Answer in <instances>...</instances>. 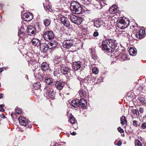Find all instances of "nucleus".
<instances>
[{
    "label": "nucleus",
    "instance_id": "obj_1",
    "mask_svg": "<svg viewBox=\"0 0 146 146\" xmlns=\"http://www.w3.org/2000/svg\"><path fill=\"white\" fill-rule=\"evenodd\" d=\"M117 47L116 44L111 39H106L102 42V49L107 52H113Z\"/></svg>",
    "mask_w": 146,
    "mask_h": 146
},
{
    "label": "nucleus",
    "instance_id": "obj_2",
    "mask_svg": "<svg viewBox=\"0 0 146 146\" xmlns=\"http://www.w3.org/2000/svg\"><path fill=\"white\" fill-rule=\"evenodd\" d=\"M124 19L122 18H119L117 21V25L118 27L121 29H123L127 27L129 25V21L128 19Z\"/></svg>",
    "mask_w": 146,
    "mask_h": 146
},
{
    "label": "nucleus",
    "instance_id": "obj_3",
    "mask_svg": "<svg viewBox=\"0 0 146 146\" xmlns=\"http://www.w3.org/2000/svg\"><path fill=\"white\" fill-rule=\"evenodd\" d=\"M44 92L46 93L44 95L45 96H48L52 99H54L55 97V93L53 90L51 88L46 86L44 89Z\"/></svg>",
    "mask_w": 146,
    "mask_h": 146
},
{
    "label": "nucleus",
    "instance_id": "obj_4",
    "mask_svg": "<svg viewBox=\"0 0 146 146\" xmlns=\"http://www.w3.org/2000/svg\"><path fill=\"white\" fill-rule=\"evenodd\" d=\"M70 19L72 22L77 25L80 24L83 20V19L82 17H77L73 15H71Z\"/></svg>",
    "mask_w": 146,
    "mask_h": 146
},
{
    "label": "nucleus",
    "instance_id": "obj_5",
    "mask_svg": "<svg viewBox=\"0 0 146 146\" xmlns=\"http://www.w3.org/2000/svg\"><path fill=\"white\" fill-rule=\"evenodd\" d=\"M61 72L64 75H69L70 74L71 70L68 66H62L60 69Z\"/></svg>",
    "mask_w": 146,
    "mask_h": 146
},
{
    "label": "nucleus",
    "instance_id": "obj_6",
    "mask_svg": "<svg viewBox=\"0 0 146 146\" xmlns=\"http://www.w3.org/2000/svg\"><path fill=\"white\" fill-rule=\"evenodd\" d=\"M54 84L56 88L60 90L64 87L65 84V82L61 81H55Z\"/></svg>",
    "mask_w": 146,
    "mask_h": 146
},
{
    "label": "nucleus",
    "instance_id": "obj_7",
    "mask_svg": "<svg viewBox=\"0 0 146 146\" xmlns=\"http://www.w3.org/2000/svg\"><path fill=\"white\" fill-rule=\"evenodd\" d=\"M33 15L29 13H25L22 16V18L26 21H29L33 18Z\"/></svg>",
    "mask_w": 146,
    "mask_h": 146
},
{
    "label": "nucleus",
    "instance_id": "obj_8",
    "mask_svg": "<svg viewBox=\"0 0 146 146\" xmlns=\"http://www.w3.org/2000/svg\"><path fill=\"white\" fill-rule=\"evenodd\" d=\"M60 20L62 23L66 26L68 27L70 26V21L67 17L62 16L60 17Z\"/></svg>",
    "mask_w": 146,
    "mask_h": 146
},
{
    "label": "nucleus",
    "instance_id": "obj_9",
    "mask_svg": "<svg viewBox=\"0 0 146 146\" xmlns=\"http://www.w3.org/2000/svg\"><path fill=\"white\" fill-rule=\"evenodd\" d=\"M72 11L74 12V13L76 14H79L82 13V7L80 4L76 6L75 8L73 9Z\"/></svg>",
    "mask_w": 146,
    "mask_h": 146
},
{
    "label": "nucleus",
    "instance_id": "obj_10",
    "mask_svg": "<svg viewBox=\"0 0 146 146\" xmlns=\"http://www.w3.org/2000/svg\"><path fill=\"white\" fill-rule=\"evenodd\" d=\"M27 33L30 36H33L36 33L35 28L32 26H29L28 27Z\"/></svg>",
    "mask_w": 146,
    "mask_h": 146
},
{
    "label": "nucleus",
    "instance_id": "obj_11",
    "mask_svg": "<svg viewBox=\"0 0 146 146\" xmlns=\"http://www.w3.org/2000/svg\"><path fill=\"white\" fill-rule=\"evenodd\" d=\"M63 44L64 47L69 48L73 45V41L72 40H67L64 42Z\"/></svg>",
    "mask_w": 146,
    "mask_h": 146
},
{
    "label": "nucleus",
    "instance_id": "obj_12",
    "mask_svg": "<svg viewBox=\"0 0 146 146\" xmlns=\"http://www.w3.org/2000/svg\"><path fill=\"white\" fill-rule=\"evenodd\" d=\"M19 121L20 124L23 126H26L28 124V120L26 118L23 117H20L19 118Z\"/></svg>",
    "mask_w": 146,
    "mask_h": 146
},
{
    "label": "nucleus",
    "instance_id": "obj_13",
    "mask_svg": "<svg viewBox=\"0 0 146 146\" xmlns=\"http://www.w3.org/2000/svg\"><path fill=\"white\" fill-rule=\"evenodd\" d=\"M49 46H48L45 43L41 44L40 45V50L43 52H46L49 48Z\"/></svg>",
    "mask_w": 146,
    "mask_h": 146
},
{
    "label": "nucleus",
    "instance_id": "obj_14",
    "mask_svg": "<svg viewBox=\"0 0 146 146\" xmlns=\"http://www.w3.org/2000/svg\"><path fill=\"white\" fill-rule=\"evenodd\" d=\"M117 7L115 5H112L109 9V11L111 13L115 14L117 13L118 11Z\"/></svg>",
    "mask_w": 146,
    "mask_h": 146
},
{
    "label": "nucleus",
    "instance_id": "obj_15",
    "mask_svg": "<svg viewBox=\"0 0 146 146\" xmlns=\"http://www.w3.org/2000/svg\"><path fill=\"white\" fill-rule=\"evenodd\" d=\"M71 105L74 107L78 108L80 105L79 100L76 99L73 100L72 101Z\"/></svg>",
    "mask_w": 146,
    "mask_h": 146
},
{
    "label": "nucleus",
    "instance_id": "obj_16",
    "mask_svg": "<svg viewBox=\"0 0 146 146\" xmlns=\"http://www.w3.org/2000/svg\"><path fill=\"white\" fill-rule=\"evenodd\" d=\"M103 21L101 20H96L94 22V26L98 28L103 24Z\"/></svg>",
    "mask_w": 146,
    "mask_h": 146
},
{
    "label": "nucleus",
    "instance_id": "obj_17",
    "mask_svg": "<svg viewBox=\"0 0 146 146\" xmlns=\"http://www.w3.org/2000/svg\"><path fill=\"white\" fill-rule=\"evenodd\" d=\"M129 52L130 55L134 56L136 54L137 50L135 48H130L129 49Z\"/></svg>",
    "mask_w": 146,
    "mask_h": 146
},
{
    "label": "nucleus",
    "instance_id": "obj_18",
    "mask_svg": "<svg viewBox=\"0 0 146 146\" xmlns=\"http://www.w3.org/2000/svg\"><path fill=\"white\" fill-rule=\"evenodd\" d=\"M136 36L138 35H139V36H145L146 35L145 30L144 29H140L139 32L136 33Z\"/></svg>",
    "mask_w": 146,
    "mask_h": 146
},
{
    "label": "nucleus",
    "instance_id": "obj_19",
    "mask_svg": "<svg viewBox=\"0 0 146 146\" xmlns=\"http://www.w3.org/2000/svg\"><path fill=\"white\" fill-rule=\"evenodd\" d=\"M81 67V64L78 62H76L73 63V68L76 70L79 69Z\"/></svg>",
    "mask_w": 146,
    "mask_h": 146
},
{
    "label": "nucleus",
    "instance_id": "obj_20",
    "mask_svg": "<svg viewBox=\"0 0 146 146\" xmlns=\"http://www.w3.org/2000/svg\"><path fill=\"white\" fill-rule=\"evenodd\" d=\"M68 31L65 29L62 30L60 31V35H59L60 36H66L70 35L69 34H68Z\"/></svg>",
    "mask_w": 146,
    "mask_h": 146
},
{
    "label": "nucleus",
    "instance_id": "obj_21",
    "mask_svg": "<svg viewBox=\"0 0 146 146\" xmlns=\"http://www.w3.org/2000/svg\"><path fill=\"white\" fill-rule=\"evenodd\" d=\"M137 99L143 105L145 106L146 105V99H145L144 97L139 96Z\"/></svg>",
    "mask_w": 146,
    "mask_h": 146
},
{
    "label": "nucleus",
    "instance_id": "obj_22",
    "mask_svg": "<svg viewBox=\"0 0 146 146\" xmlns=\"http://www.w3.org/2000/svg\"><path fill=\"white\" fill-rule=\"evenodd\" d=\"M45 81L48 85H54L55 81L51 78H46Z\"/></svg>",
    "mask_w": 146,
    "mask_h": 146
},
{
    "label": "nucleus",
    "instance_id": "obj_23",
    "mask_svg": "<svg viewBox=\"0 0 146 146\" xmlns=\"http://www.w3.org/2000/svg\"><path fill=\"white\" fill-rule=\"evenodd\" d=\"M48 44L50 45L51 46L50 47V46L49 47V48L52 49L55 47L57 46V44L56 41H54L49 42Z\"/></svg>",
    "mask_w": 146,
    "mask_h": 146
},
{
    "label": "nucleus",
    "instance_id": "obj_24",
    "mask_svg": "<svg viewBox=\"0 0 146 146\" xmlns=\"http://www.w3.org/2000/svg\"><path fill=\"white\" fill-rule=\"evenodd\" d=\"M33 44L35 45H37V46L41 44L40 40L36 38H34L32 40Z\"/></svg>",
    "mask_w": 146,
    "mask_h": 146
},
{
    "label": "nucleus",
    "instance_id": "obj_25",
    "mask_svg": "<svg viewBox=\"0 0 146 146\" xmlns=\"http://www.w3.org/2000/svg\"><path fill=\"white\" fill-rule=\"evenodd\" d=\"M42 70L45 71L48 69L49 68L48 64L46 62H43L41 65Z\"/></svg>",
    "mask_w": 146,
    "mask_h": 146
},
{
    "label": "nucleus",
    "instance_id": "obj_26",
    "mask_svg": "<svg viewBox=\"0 0 146 146\" xmlns=\"http://www.w3.org/2000/svg\"><path fill=\"white\" fill-rule=\"evenodd\" d=\"M79 104L82 107H85L87 105V102L84 99H81L79 101Z\"/></svg>",
    "mask_w": 146,
    "mask_h": 146
},
{
    "label": "nucleus",
    "instance_id": "obj_27",
    "mask_svg": "<svg viewBox=\"0 0 146 146\" xmlns=\"http://www.w3.org/2000/svg\"><path fill=\"white\" fill-rule=\"evenodd\" d=\"M119 56L121 61L125 60L127 58V55L125 53L120 54L119 55Z\"/></svg>",
    "mask_w": 146,
    "mask_h": 146
},
{
    "label": "nucleus",
    "instance_id": "obj_28",
    "mask_svg": "<svg viewBox=\"0 0 146 146\" xmlns=\"http://www.w3.org/2000/svg\"><path fill=\"white\" fill-rule=\"evenodd\" d=\"M44 36H54V35L53 33L51 31H46L44 34Z\"/></svg>",
    "mask_w": 146,
    "mask_h": 146
},
{
    "label": "nucleus",
    "instance_id": "obj_29",
    "mask_svg": "<svg viewBox=\"0 0 146 146\" xmlns=\"http://www.w3.org/2000/svg\"><path fill=\"white\" fill-rule=\"evenodd\" d=\"M33 88L36 89H38L41 87V84L40 82H36L33 84Z\"/></svg>",
    "mask_w": 146,
    "mask_h": 146
},
{
    "label": "nucleus",
    "instance_id": "obj_30",
    "mask_svg": "<svg viewBox=\"0 0 146 146\" xmlns=\"http://www.w3.org/2000/svg\"><path fill=\"white\" fill-rule=\"evenodd\" d=\"M120 121H121V123L123 125L125 123H127V120L125 119V117L124 116H123L121 117Z\"/></svg>",
    "mask_w": 146,
    "mask_h": 146
},
{
    "label": "nucleus",
    "instance_id": "obj_31",
    "mask_svg": "<svg viewBox=\"0 0 146 146\" xmlns=\"http://www.w3.org/2000/svg\"><path fill=\"white\" fill-rule=\"evenodd\" d=\"M79 4L74 1H72L71 3L70 8L71 10L75 8L76 6L78 5Z\"/></svg>",
    "mask_w": 146,
    "mask_h": 146
},
{
    "label": "nucleus",
    "instance_id": "obj_32",
    "mask_svg": "<svg viewBox=\"0 0 146 146\" xmlns=\"http://www.w3.org/2000/svg\"><path fill=\"white\" fill-rule=\"evenodd\" d=\"M61 58L58 57L56 56L55 57L53 61L55 64H57L61 61Z\"/></svg>",
    "mask_w": 146,
    "mask_h": 146
},
{
    "label": "nucleus",
    "instance_id": "obj_33",
    "mask_svg": "<svg viewBox=\"0 0 146 146\" xmlns=\"http://www.w3.org/2000/svg\"><path fill=\"white\" fill-rule=\"evenodd\" d=\"M79 93L82 97H86V92L84 90H80L79 91Z\"/></svg>",
    "mask_w": 146,
    "mask_h": 146
},
{
    "label": "nucleus",
    "instance_id": "obj_34",
    "mask_svg": "<svg viewBox=\"0 0 146 146\" xmlns=\"http://www.w3.org/2000/svg\"><path fill=\"white\" fill-rule=\"evenodd\" d=\"M50 21L48 19H45L44 20V24L46 26H48L50 24Z\"/></svg>",
    "mask_w": 146,
    "mask_h": 146
},
{
    "label": "nucleus",
    "instance_id": "obj_35",
    "mask_svg": "<svg viewBox=\"0 0 146 146\" xmlns=\"http://www.w3.org/2000/svg\"><path fill=\"white\" fill-rule=\"evenodd\" d=\"M69 121L72 124L74 123L76 121L75 118L72 115L70 116Z\"/></svg>",
    "mask_w": 146,
    "mask_h": 146
},
{
    "label": "nucleus",
    "instance_id": "obj_36",
    "mask_svg": "<svg viewBox=\"0 0 146 146\" xmlns=\"http://www.w3.org/2000/svg\"><path fill=\"white\" fill-rule=\"evenodd\" d=\"M139 123V122L138 121L136 120H133V125L135 127H137L140 125Z\"/></svg>",
    "mask_w": 146,
    "mask_h": 146
},
{
    "label": "nucleus",
    "instance_id": "obj_37",
    "mask_svg": "<svg viewBox=\"0 0 146 146\" xmlns=\"http://www.w3.org/2000/svg\"><path fill=\"white\" fill-rule=\"evenodd\" d=\"M132 112L134 114L135 117H137L139 113L137 109L133 110Z\"/></svg>",
    "mask_w": 146,
    "mask_h": 146
},
{
    "label": "nucleus",
    "instance_id": "obj_38",
    "mask_svg": "<svg viewBox=\"0 0 146 146\" xmlns=\"http://www.w3.org/2000/svg\"><path fill=\"white\" fill-rule=\"evenodd\" d=\"M135 146H142V143L138 140H136L135 142Z\"/></svg>",
    "mask_w": 146,
    "mask_h": 146
},
{
    "label": "nucleus",
    "instance_id": "obj_39",
    "mask_svg": "<svg viewBox=\"0 0 146 146\" xmlns=\"http://www.w3.org/2000/svg\"><path fill=\"white\" fill-rule=\"evenodd\" d=\"M98 69L96 67H94L92 70L93 72L95 74H98Z\"/></svg>",
    "mask_w": 146,
    "mask_h": 146
},
{
    "label": "nucleus",
    "instance_id": "obj_40",
    "mask_svg": "<svg viewBox=\"0 0 146 146\" xmlns=\"http://www.w3.org/2000/svg\"><path fill=\"white\" fill-rule=\"evenodd\" d=\"M24 29H19L18 32V35L19 36H20L21 34H22L23 35V34L24 33Z\"/></svg>",
    "mask_w": 146,
    "mask_h": 146
},
{
    "label": "nucleus",
    "instance_id": "obj_41",
    "mask_svg": "<svg viewBox=\"0 0 146 146\" xmlns=\"http://www.w3.org/2000/svg\"><path fill=\"white\" fill-rule=\"evenodd\" d=\"M94 52H93L92 51L91 52V54L92 55V57L93 59L94 60H96L97 59V55L94 54Z\"/></svg>",
    "mask_w": 146,
    "mask_h": 146
},
{
    "label": "nucleus",
    "instance_id": "obj_42",
    "mask_svg": "<svg viewBox=\"0 0 146 146\" xmlns=\"http://www.w3.org/2000/svg\"><path fill=\"white\" fill-rule=\"evenodd\" d=\"M78 36H86V35L84 33H83L81 31L79 32V33L78 34ZM87 36H88L87 35Z\"/></svg>",
    "mask_w": 146,
    "mask_h": 146
},
{
    "label": "nucleus",
    "instance_id": "obj_43",
    "mask_svg": "<svg viewBox=\"0 0 146 146\" xmlns=\"http://www.w3.org/2000/svg\"><path fill=\"white\" fill-rule=\"evenodd\" d=\"M29 63L33 65H36L37 64L36 60H31Z\"/></svg>",
    "mask_w": 146,
    "mask_h": 146
},
{
    "label": "nucleus",
    "instance_id": "obj_44",
    "mask_svg": "<svg viewBox=\"0 0 146 146\" xmlns=\"http://www.w3.org/2000/svg\"><path fill=\"white\" fill-rule=\"evenodd\" d=\"M15 111L18 114H20L22 113V111L19 108H16Z\"/></svg>",
    "mask_w": 146,
    "mask_h": 146
},
{
    "label": "nucleus",
    "instance_id": "obj_45",
    "mask_svg": "<svg viewBox=\"0 0 146 146\" xmlns=\"http://www.w3.org/2000/svg\"><path fill=\"white\" fill-rule=\"evenodd\" d=\"M54 76H57L59 74V70L57 69H55L54 71Z\"/></svg>",
    "mask_w": 146,
    "mask_h": 146
},
{
    "label": "nucleus",
    "instance_id": "obj_46",
    "mask_svg": "<svg viewBox=\"0 0 146 146\" xmlns=\"http://www.w3.org/2000/svg\"><path fill=\"white\" fill-rule=\"evenodd\" d=\"M141 128L142 129H144L146 128V122L143 123L141 124Z\"/></svg>",
    "mask_w": 146,
    "mask_h": 146
},
{
    "label": "nucleus",
    "instance_id": "obj_47",
    "mask_svg": "<svg viewBox=\"0 0 146 146\" xmlns=\"http://www.w3.org/2000/svg\"><path fill=\"white\" fill-rule=\"evenodd\" d=\"M44 7L45 9L48 10L49 11H50L51 10L50 6L48 5H44Z\"/></svg>",
    "mask_w": 146,
    "mask_h": 146
},
{
    "label": "nucleus",
    "instance_id": "obj_48",
    "mask_svg": "<svg viewBox=\"0 0 146 146\" xmlns=\"http://www.w3.org/2000/svg\"><path fill=\"white\" fill-rule=\"evenodd\" d=\"M4 105L3 104H1L0 105V110L1 111H5V110L3 108L4 107Z\"/></svg>",
    "mask_w": 146,
    "mask_h": 146
},
{
    "label": "nucleus",
    "instance_id": "obj_49",
    "mask_svg": "<svg viewBox=\"0 0 146 146\" xmlns=\"http://www.w3.org/2000/svg\"><path fill=\"white\" fill-rule=\"evenodd\" d=\"M117 130L118 131L121 133H123L124 132V130L123 129L120 127H119L117 128Z\"/></svg>",
    "mask_w": 146,
    "mask_h": 146
},
{
    "label": "nucleus",
    "instance_id": "obj_50",
    "mask_svg": "<svg viewBox=\"0 0 146 146\" xmlns=\"http://www.w3.org/2000/svg\"><path fill=\"white\" fill-rule=\"evenodd\" d=\"M94 36H97L98 35V33L97 31H95L94 33Z\"/></svg>",
    "mask_w": 146,
    "mask_h": 146
},
{
    "label": "nucleus",
    "instance_id": "obj_51",
    "mask_svg": "<svg viewBox=\"0 0 146 146\" xmlns=\"http://www.w3.org/2000/svg\"><path fill=\"white\" fill-rule=\"evenodd\" d=\"M139 111L141 113H143L144 111V108L141 107L139 108Z\"/></svg>",
    "mask_w": 146,
    "mask_h": 146
},
{
    "label": "nucleus",
    "instance_id": "obj_52",
    "mask_svg": "<svg viewBox=\"0 0 146 146\" xmlns=\"http://www.w3.org/2000/svg\"><path fill=\"white\" fill-rule=\"evenodd\" d=\"M121 144H122L121 142V141H118L117 145L118 146H120L121 145Z\"/></svg>",
    "mask_w": 146,
    "mask_h": 146
},
{
    "label": "nucleus",
    "instance_id": "obj_53",
    "mask_svg": "<svg viewBox=\"0 0 146 146\" xmlns=\"http://www.w3.org/2000/svg\"><path fill=\"white\" fill-rule=\"evenodd\" d=\"M0 116L1 118L3 119H4L5 118V115L3 114H1Z\"/></svg>",
    "mask_w": 146,
    "mask_h": 146
},
{
    "label": "nucleus",
    "instance_id": "obj_54",
    "mask_svg": "<svg viewBox=\"0 0 146 146\" xmlns=\"http://www.w3.org/2000/svg\"><path fill=\"white\" fill-rule=\"evenodd\" d=\"M53 145L54 146H61L60 145L58 144L57 143H54Z\"/></svg>",
    "mask_w": 146,
    "mask_h": 146
},
{
    "label": "nucleus",
    "instance_id": "obj_55",
    "mask_svg": "<svg viewBox=\"0 0 146 146\" xmlns=\"http://www.w3.org/2000/svg\"><path fill=\"white\" fill-rule=\"evenodd\" d=\"M3 8V6L2 4H0V9H2Z\"/></svg>",
    "mask_w": 146,
    "mask_h": 146
},
{
    "label": "nucleus",
    "instance_id": "obj_56",
    "mask_svg": "<svg viewBox=\"0 0 146 146\" xmlns=\"http://www.w3.org/2000/svg\"><path fill=\"white\" fill-rule=\"evenodd\" d=\"M71 134L72 135H75L76 134V133L74 132H73L72 133H71Z\"/></svg>",
    "mask_w": 146,
    "mask_h": 146
},
{
    "label": "nucleus",
    "instance_id": "obj_57",
    "mask_svg": "<svg viewBox=\"0 0 146 146\" xmlns=\"http://www.w3.org/2000/svg\"><path fill=\"white\" fill-rule=\"evenodd\" d=\"M3 94H0V99L2 98Z\"/></svg>",
    "mask_w": 146,
    "mask_h": 146
},
{
    "label": "nucleus",
    "instance_id": "obj_58",
    "mask_svg": "<svg viewBox=\"0 0 146 146\" xmlns=\"http://www.w3.org/2000/svg\"><path fill=\"white\" fill-rule=\"evenodd\" d=\"M48 38L50 40V39H52L54 37H48Z\"/></svg>",
    "mask_w": 146,
    "mask_h": 146
},
{
    "label": "nucleus",
    "instance_id": "obj_59",
    "mask_svg": "<svg viewBox=\"0 0 146 146\" xmlns=\"http://www.w3.org/2000/svg\"><path fill=\"white\" fill-rule=\"evenodd\" d=\"M95 80H96V79H95V78L93 79H92L93 82H95Z\"/></svg>",
    "mask_w": 146,
    "mask_h": 146
},
{
    "label": "nucleus",
    "instance_id": "obj_60",
    "mask_svg": "<svg viewBox=\"0 0 146 146\" xmlns=\"http://www.w3.org/2000/svg\"><path fill=\"white\" fill-rule=\"evenodd\" d=\"M135 38H140V39H142V38L143 37H139V38H138V37H135Z\"/></svg>",
    "mask_w": 146,
    "mask_h": 146
},
{
    "label": "nucleus",
    "instance_id": "obj_61",
    "mask_svg": "<svg viewBox=\"0 0 146 146\" xmlns=\"http://www.w3.org/2000/svg\"><path fill=\"white\" fill-rule=\"evenodd\" d=\"M91 77V75L90 76H88V78H90Z\"/></svg>",
    "mask_w": 146,
    "mask_h": 146
},
{
    "label": "nucleus",
    "instance_id": "obj_62",
    "mask_svg": "<svg viewBox=\"0 0 146 146\" xmlns=\"http://www.w3.org/2000/svg\"><path fill=\"white\" fill-rule=\"evenodd\" d=\"M26 78H27V79H28V76H26L25 77Z\"/></svg>",
    "mask_w": 146,
    "mask_h": 146
},
{
    "label": "nucleus",
    "instance_id": "obj_63",
    "mask_svg": "<svg viewBox=\"0 0 146 146\" xmlns=\"http://www.w3.org/2000/svg\"><path fill=\"white\" fill-rule=\"evenodd\" d=\"M44 39H46V38H47V37H43Z\"/></svg>",
    "mask_w": 146,
    "mask_h": 146
},
{
    "label": "nucleus",
    "instance_id": "obj_64",
    "mask_svg": "<svg viewBox=\"0 0 146 146\" xmlns=\"http://www.w3.org/2000/svg\"><path fill=\"white\" fill-rule=\"evenodd\" d=\"M122 136L123 137L124 136V134H122Z\"/></svg>",
    "mask_w": 146,
    "mask_h": 146
}]
</instances>
